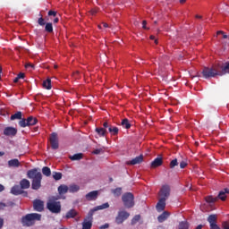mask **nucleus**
<instances>
[{"mask_svg":"<svg viewBox=\"0 0 229 229\" xmlns=\"http://www.w3.org/2000/svg\"><path fill=\"white\" fill-rule=\"evenodd\" d=\"M201 74L205 80H210V78H216V76H225L229 74V62H226L224 65L216 64L212 67H204Z\"/></svg>","mask_w":229,"mask_h":229,"instance_id":"nucleus-1","label":"nucleus"},{"mask_svg":"<svg viewBox=\"0 0 229 229\" xmlns=\"http://www.w3.org/2000/svg\"><path fill=\"white\" fill-rule=\"evenodd\" d=\"M27 178L32 180L31 189L33 191H38L42 187V173L38 168H33L27 172Z\"/></svg>","mask_w":229,"mask_h":229,"instance_id":"nucleus-2","label":"nucleus"},{"mask_svg":"<svg viewBox=\"0 0 229 229\" xmlns=\"http://www.w3.org/2000/svg\"><path fill=\"white\" fill-rule=\"evenodd\" d=\"M42 219V215L38 213H30L21 217L22 226H33L36 221H40Z\"/></svg>","mask_w":229,"mask_h":229,"instance_id":"nucleus-3","label":"nucleus"},{"mask_svg":"<svg viewBox=\"0 0 229 229\" xmlns=\"http://www.w3.org/2000/svg\"><path fill=\"white\" fill-rule=\"evenodd\" d=\"M226 194H229V189L225 188L219 191L217 197H213L212 195H209L205 198L207 203H216L218 199H221V201L226 200Z\"/></svg>","mask_w":229,"mask_h":229,"instance_id":"nucleus-4","label":"nucleus"},{"mask_svg":"<svg viewBox=\"0 0 229 229\" xmlns=\"http://www.w3.org/2000/svg\"><path fill=\"white\" fill-rule=\"evenodd\" d=\"M122 201L125 208H133L135 207V197L131 192H126L122 196Z\"/></svg>","mask_w":229,"mask_h":229,"instance_id":"nucleus-5","label":"nucleus"},{"mask_svg":"<svg viewBox=\"0 0 229 229\" xmlns=\"http://www.w3.org/2000/svg\"><path fill=\"white\" fill-rule=\"evenodd\" d=\"M47 208L52 214H60L62 212V203L60 201L48 200Z\"/></svg>","mask_w":229,"mask_h":229,"instance_id":"nucleus-6","label":"nucleus"},{"mask_svg":"<svg viewBox=\"0 0 229 229\" xmlns=\"http://www.w3.org/2000/svg\"><path fill=\"white\" fill-rule=\"evenodd\" d=\"M158 196L160 199H169V196H171V186L167 184L163 185L158 192Z\"/></svg>","mask_w":229,"mask_h":229,"instance_id":"nucleus-7","label":"nucleus"},{"mask_svg":"<svg viewBox=\"0 0 229 229\" xmlns=\"http://www.w3.org/2000/svg\"><path fill=\"white\" fill-rule=\"evenodd\" d=\"M128 217H130V213L126 210H120L118 211L117 216H115V223L116 225H123L126 219H128Z\"/></svg>","mask_w":229,"mask_h":229,"instance_id":"nucleus-8","label":"nucleus"},{"mask_svg":"<svg viewBox=\"0 0 229 229\" xmlns=\"http://www.w3.org/2000/svg\"><path fill=\"white\" fill-rule=\"evenodd\" d=\"M110 208V204H108V202H106L100 206H97L89 211L88 216L86 217V219H88L89 221H92L94 212H98V210H105V208Z\"/></svg>","mask_w":229,"mask_h":229,"instance_id":"nucleus-9","label":"nucleus"},{"mask_svg":"<svg viewBox=\"0 0 229 229\" xmlns=\"http://www.w3.org/2000/svg\"><path fill=\"white\" fill-rule=\"evenodd\" d=\"M52 149H58L60 147L58 143V134L56 132H52L49 138Z\"/></svg>","mask_w":229,"mask_h":229,"instance_id":"nucleus-10","label":"nucleus"},{"mask_svg":"<svg viewBox=\"0 0 229 229\" xmlns=\"http://www.w3.org/2000/svg\"><path fill=\"white\" fill-rule=\"evenodd\" d=\"M208 222L210 225V229H216L219 227V225H217V215H209Z\"/></svg>","mask_w":229,"mask_h":229,"instance_id":"nucleus-11","label":"nucleus"},{"mask_svg":"<svg viewBox=\"0 0 229 229\" xmlns=\"http://www.w3.org/2000/svg\"><path fill=\"white\" fill-rule=\"evenodd\" d=\"M33 208L36 212H42L44 210V201L40 199H35L33 201Z\"/></svg>","mask_w":229,"mask_h":229,"instance_id":"nucleus-12","label":"nucleus"},{"mask_svg":"<svg viewBox=\"0 0 229 229\" xmlns=\"http://www.w3.org/2000/svg\"><path fill=\"white\" fill-rule=\"evenodd\" d=\"M144 162V156L140 155L131 161H127V165H137V164H142Z\"/></svg>","mask_w":229,"mask_h":229,"instance_id":"nucleus-13","label":"nucleus"},{"mask_svg":"<svg viewBox=\"0 0 229 229\" xmlns=\"http://www.w3.org/2000/svg\"><path fill=\"white\" fill-rule=\"evenodd\" d=\"M4 135L7 137H15L17 135V130L13 127H6L4 130Z\"/></svg>","mask_w":229,"mask_h":229,"instance_id":"nucleus-14","label":"nucleus"},{"mask_svg":"<svg viewBox=\"0 0 229 229\" xmlns=\"http://www.w3.org/2000/svg\"><path fill=\"white\" fill-rule=\"evenodd\" d=\"M165 199H159L156 206L157 212H163V210H165Z\"/></svg>","mask_w":229,"mask_h":229,"instance_id":"nucleus-15","label":"nucleus"},{"mask_svg":"<svg viewBox=\"0 0 229 229\" xmlns=\"http://www.w3.org/2000/svg\"><path fill=\"white\" fill-rule=\"evenodd\" d=\"M162 164H164V160L162 159V157H156L150 165V167L152 169H156V167H160V165H162Z\"/></svg>","mask_w":229,"mask_h":229,"instance_id":"nucleus-16","label":"nucleus"},{"mask_svg":"<svg viewBox=\"0 0 229 229\" xmlns=\"http://www.w3.org/2000/svg\"><path fill=\"white\" fill-rule=\"evenodd\" d=\"M22 192H24V191L22 190V188L19 185H14L12 189H11V194H13L14 196H20V194H22Z\"/></svg>","mask_w":229,"mask_h":229,"instance_id":"nucleus-17","label":"nucleus"},{"mask_svg":"<svg viewBox=\"0 0 229 229\" xmlns=\"http://www.w3.org/2000/svg\"><path fill=\"white\" fill-rule=\"evenodd\" d=\"M98 191H93L86 194V199L88 201H94L95 199H98Z\"/></svg>","mask_w":229,"mask_h":229,"instance_id":"nucleus-18","label":"nucleus"},{"mask_svg":"<svg viewBox=\"0 0 229 229\" xmlns=\"http://www.w3.org/2000/svg\"><path fill=\"white\" fill-rule=\"evenodd\" d=\"M59 195L64 196V194H67L69 192V186L65 184H61L57 189Z\"/></svg>","mask_w":229,"mask_h":229,"instance_id":"nucleus-19","label":"nucleus"},{"mask_svg":"<svg viewBox=\"0 0 229 229\" xmlns=\"http://www.w3.org/2000/svg\"><path fill=\"white\" fill-rule=\"evenodd\" d=\"M78 216V211L76 209H70L66 215H65V219H74Z\"/></svg>","mask_w":229,"mask_h":229,"instance_id":"nucleus-20","label":"nucleus"},{"mask_svg":"<svg viewBox=\"0 0 229 229\" xmlns=\"http://www.w3.org/2000/svg\"><path fill=\"white\" fill-rule=\"evenodd\" d=\"M20 186L21 190H26V189H30V187L31 186V183L28 179H22L21 181H20Z\"/></svg>","mask_w":229,"mask_h":229,"instance_id":"nucleus-21","label":"nucleus"},{"mask_svg":"<svg viewBox=\"0 0 229 229\" xmlns=\"http://www.w3.org/2000/svg\"><path fill=\"white\" fill-rule=\"evenodd\" d=\"M171 216V214L168 211H164L158 217L157 221L158 223H164V221H166V219Z\"/></svg>","mask_w":229,"mask_h":229,"instance_id":"nucleus-22","label":"nucleus"},{"mask_svg":"<svg viewBox=\"0 0 229 229\" xmlns=\"http://www.w3.org/2000/svg\"><path fill=\"white\" fill-rule=\"evenodd\" d=\"M95 131L98 135V137H106V129L103 127H97L95 129Z\"/></svg>","mask_w":229,"mask_h":229,"instance_id":"nucleus-23","label":"nucleus"},{"mask_svg":"<svg viewBox=\"0 0 229 229\" xmlns=\"http://www.w3.org/2000/svg\"><path fill=\"white\" fill-rule=\"evenodd\" d=\"M21 165V162H19V159L14 158L8 161V166L9 167H19Z\"/></svg>","mask_w":229,"mask_h":229,"instance_id":"nucleus-24","label":"nucleus"},{"mask_svg":"<svg viewBox=\"0 0 229 229\" xmlns=\"http://www.w3.org/2000/svg\"><path fill=\"white\" fill-rule=\"evenodd\" d=\"M38 123V120L36 117L33 116H29L27 118V124L28 126H35Z\"/></svg>","mask_w":229,"mask_h":229,"instance_id":"nucleus-25","label":"nucleus"},{"mask_svg":"<svg viewBox=\"0 0 229 229\" xmlns=\"http://www.w3.org/2000/svg\"><path fill=\"white\" fill-rule=\"evenodd\" d=\"M92 228V220H89L87 218L82 222V229H90Z\"/></svg>","mask_w":229,"mask_h":229,"instance_id":"nucleus-26","label":"nucleus"},{"mask_svg":"<svg viewBox=\"0 0 229 229\" xmlns=\"http://www.w3.org/2000/svg\"><path fill=\"white\" fill-rule=\"evenodd\" d=\"M123 128H125V130H130L131 128V123H130V120L128 118H125L121 123Z\"/></svg>","mask_w":229,"mask_h":229,"instance_id":"nucleus-27","label":"nucleus"},{"mask_svg":"<svg viewBox=\"0 0 229 229\" xmlns=\"http://www.w3.org/2000/svg\"><path fill=\"white\" fill-rule=\"evenodd\" d=\"M108 131H109V133H111V135H118L119 128L110 125L108 128Z\"/></svg>","mask_w":229,"mask_h":229,"instance_id":"nucleus-28","label":"nucleus"},{"mask_svg":"<svg viewBox=\"0 0 229 229\" xmlns=\"http://www.w3.org/2000/svg\"><path fill=\"white\" fill-rule=\"evenodd\" d=\"M51 79H47L43 81V89H47V90H51Z\"/></svg>","mask_w":229,"mask_h":229,"instance_id":"nucleus-29","label":"nucleus"},{"mask_svg":"<svg viewBox=\"0 0 229 229\" xmlns=\"http://www.w3.org/2000/svg\"><path fill=\"white\" fill-rule=\"evenodd\" d=\"M70 160L75 161V160H81L83 158L82 153L74 154L73 156L69 157Z\"/></svg>","mask_w":229,"mask_h":229,"instance_id":"nucleus-30","label":"nucleus"},{"mask_svg":"<svg viewBox=\"0 0 229 229\" xmlns=\"http://www.w3.org/2000/svg\"><path fill=\"white\" fill-rule=\"evenodd\" d=\"M15 119H22V112L18 111L14 114L11 115V121H15Z\"/></svg>","mask_w":229,"mask_h":229,"instance_id":"nucleus-31","label":"nucleus"},{"mask_svg":"<svg viewBox=\"0 0 229 229\" xmlns=\"http://www.w3.org/2000/svg\"><path fill=\"white\" fill-rule=\"evenodd\" d=\"M112 192L115 198H119L123 194V188H116Z\"/></svg>","mask_w":229,"mask_h":229,"instance_id":"nucleus-32","label":"nucleus"},{"mask_svg":"<svg viewBox=\"0 0 229 229\" xmlns=\"http://www.w3.org/2000/svg\"><path fill=\"white\" fill-rule=\"evenodd\" d=\"M39 18L38 19V24L39 26H46V19H44V16L42 15V13L38 14Z\"/></svg>","mask_w":229,"mask_h":229,"instance_id":"nucleus-33","label":"nucleus"},{"mask_svg":"<svg viewBox=\"0 0 229 229\" xmlns=\"http://www.w3.org/2000/svg\"><path fill=\"white\" fill-rule=\"evenodd\" d=\"M80 191V186L76 184H72L68 187V191L70 192H78Z\"/></svg>","mask_w":229,"mask_h":229,"instance_id":"nucleus-34","label":"nucleus"},{"mask_svg":"<svg viewBox=\"0 0 229 229\" xmlns=\"http://www.w3.org/2000/svg\"><path fill=\"white\" fill-rule=\"evenodd\" d=\"M45 31H47V33H53V23L51 22L46 23Z\"/></svg>","mask_w":229,"mask_h":229,"instance_id":"nucleus-35","label":"nucleus"},{"mask_svg":"<svg viewBox=\"0 0 229 229\" xmlns=\"http://www.w3.org/2000/svg\"><path fill=\"white\" fill-rule=\"evenodd\" d=\"M42 173L45 176H51V168L45 166L42 168Z\"/></svg>","mask_w":229,"mask_h":229,"instance_id":"nucleus-36","label":"nucleus"},{"mask_svg":"<svg viewBox=\"0 0 229 229\" xmlns=\"http://www.w3.org/2000/svg\"><path fill=\"white\" fill-rule=\"evenodd\" d=\"M139 221H140V215H136L133 216V218L131 221V225H137V223H139Z\"/></svg>","mask_w":229,"mask_h":229,"instance_id":"nucleus-37","label":"nucleus"},{"mask_svg":"<svg viewBox=\"0 0 229 229\" xmlns=\"http://www.w3.org/2000/svg\"><path fill=\"white\" fill-rule=\"evenodd\" d=\"M178 229H189V224L185 221L180 222Z\"/></svg>","mask_w":229,"mask_h":229,"instance_id":"nucleus-38","label":"nucleus"},{"mask_svg":"<svg viewBox=\"0 0 229 229\" xmlns=\"http://www.w3.org/2000/svg\"><path fill=\"white\" fill-rule=\"evenodd\" d=\"M101 153H105V147L100 148H96L95 150L92 151L93 155H101Z\"/></svg>","mask_w":229,"mask_h":229,"instance_id":"nucleus-39","label":"nucleus"},{"mask_svg":"<svg viewBox=\"0 0 229 229\" xmlns=\"http://www.w3.org/2000/svg\"><path fill=\"white\" fill-rule=\"evenodd\" d=\"M176 165H178V159L177 158H174V160H172L170 162V169H174L176 167Z\"/></svg>","mask_w":229,"mask_h":229,"instance_id":"nucleus-40","label":"nucleus"},{"mask_svg":"<svg viewBox=\"0 0 229 229\" xmlns=\"http://www.w3.org/2000/svg\"><path fill=\"white\" fill-rule=\"evenodd\" d=\"M19 125L21 126V128H26V126H28V119H21L19 122Z\"/></svg>","mask_w":229,"mask_h":229,"instance_id":"nucleus-41","label":"nucleus"},{"mask_svg":"<svg viewBox=\"0 0 229 229\" xmlns=\"http://www.w3.org/2000/svg\"><path fill=\"white\" fill-rule=\"evenodd\" d=\"M53 178L56 181L62 180V173L55 172V174H53Z\"/></svg>","mask_w":229,"mask_h":229,"instance_id":"nucleus-42","label":"nucleus"},{"mask_svg":"<svg viewBox=\"0 0 229 229\" xmlns=\"http://www.w3.org/2000/svg\"><path fill=\"white\" fill-rule=\"evenodd\" d=\"M62 199V195H56V196H52L49 201H58V199Z\"/></svg>","mask_w":229,"mask_h":229,"instance_id":"nucleus-43","label":"nucleus"},{"mask_svg":"<svg viewBox=\"0 0 229 229\" xmlns=\"http://www.w3.org/2000/svg\"><path fill=\"white\" fill-rule=\"evenodd\" d=\"M216 35H223V38H228V35L225 34V31L223 30H218Z\"/></svg>","mask_w":229,"mask_h":229,"instance_id":"nucleus-44","label":"nucleus"},{"mask_svg":"<svg viewBox=\"0 0 229 229\" xmlns=\"http://www.w3.org/2000/svg\"><path fill=\"white\" fill-rule=\"evenodd\" d=\"M30 69H35V64H33L31 63H28L25 64L26 69H30Z\"/></svg>","mask_w":229,"mask_h":229,"instance_id":"nucleus-45","label":"nucleus"},{"mask_svg":"<svg viewBox=\"0 0 229 229\" xmlns=\"http://www.w3.org/2000/svg\"><path fill=\"white\" fill-rule=\"evenodd\" d=\"M180 167H181V169H185L187 167V162L182 161L180 163Z\"/></svg>","mask_w":229,"mask_h":229,"instance_id":"nucleus-46","label":"nucleus"},{"mask_svg":"<svg viewBox=\"0 0 229 229\" xmlns=\"http://www.w3.org/2000/svg\"><path fill=\"white\" fill-rule=\"evenodd\" d=\"M48 17H56V12L55 11H49L48 12Z\"/></svg>","mask_w":229,"mask_h":229,"instance_id":"nucleus-47","label":"nucleus"},{"mask_svg":"<svg viewBox=\"0 0 229 229\" xmlns=\"http://www.w3.org/2000/svg\"><path fill=\"white\" fill-rule=\"evenodd\" d=\"M17 77H18L19 80H24V73L20 72V73L17 75Z\"/></svg>","mask_w":229,"mask_h":229,"instance_id":"nucleus-48","label":"nucleus"},{"mask_svg":"<svg viewBox=\"0 0 229 229\" xmlns=\"http://www.w3.org/2000/svg\"><path fill=\"white\" fill-rule=\"evenodd\" d=\"M149 38H150V40H155V44H158V39H156V38H155V36L151 35V36L149 37Z\"/></svg>","mask_w":229,"mask_h":229,"instance_id":"nucleus-49","label":"nucleus"},{"mask_svg":"<svg viewBox=\"0 0 229 229\" xmlns=\"http://www.w3.org/2000/svg\"><path fill=\"white\" fill-rule=\"evenodd\" d=\"M146 24H148V21H142V28H143V30H148V27H146Z\"/></svg>","mask_w":229,"mask_h":229,"instance_id":"nucleus-50","label":"nucleus"},{"mask_svg":"<svg viewBox=\"0 0 229 229\" xmlns=\"http://www.w3.org/2000/svg\"><path fill=\"white\" fill-rule=\"evenodd\" d=\"M103 126H104V130H106V128H110V124H108V122H105L103 123Z\"/></svg>","mask_w":229,"mask_h":229,"instance_id":"nucleus-51","label":"nucleus"},{"mask_svg":"<svg viewBox=\"0 0 229 229\" xmlns=\"http://www.w3.org/2000/svg\"><path fill=\"white\" fill-rule=\"evenodd\" d=\"M5 207H6V204L0 202V210H4Z\"/></svg>","mask_w":229,"mask_h":229,"instance_id":"nucleus-52","label":"nucleus"},{"mask_svg":"<svg viewBox=\"0 0 229 229\" xmlns=\"http://www.w3.org/2000/svg\"><path fill=\"white\" fill-rule=\"evenodd\" d=\"M4 225V220L3 218H0V229L3 228Z\"/></svg>","mask_w":229,"mask_h":229,"instance_id":"nucleus-53","label":"nucleus"},{"mask_svg":"<svg viewBox=\"0 0 229 229\" xmlns=\"http://www.w3.org/2000/svg\"><path fill=\"white\" fill-rule=\"evenodd\" d=\"M110 225L108 224H105L103 225L100 226V229H106L108 228Z\"/></svg>","mask_w":229,"mask_h":229,"instance_id":"nucleus-54","label":"nucleus"},{"mask_svg":"<svg viewBox=\"0 0 229 229\" xmlns=\"http://www.w3.org/2000/svg\"><path fill=\"white\" fill-rule=\"evenodd\" d=\"M19 77H16L14 80H13V83H19Z\"/></svg>","mask_w":229,"mask_h":229,"instance_id":"nucleus-55","label":"nucleus"},{"mask_svg":"<svg viewBox=\"0 0 229 229\" xmlns=\"http://www.w3.org/2000/svg\"><path fill=\"white\" fill-rule=\"evenodd\" d=\"M3 191H4V186H3V184H0V192H3Z\"/></svg>","mask_w":229,"mask_h":229,"instance_id":"nucleus-56","label":"nucleus"},{"mask_svg":"<svg viewBox=\"0 0 229 229\" xmlns=\"http://www.w3.org/2000/svg\"><path fill=\"white\" fill-rule=\"evenodd\" d=\"M195 18L196 19H203V16L197 14V15H195Z\"/></svg>","mask_w":229,"mask_h":229,"instance_id":"nucleus-57","label":"nucleus"},{"mask_svg":"<svg viewBox=\"0 0 229 229\" xmlns=\"http://www.w3.org/2000/svg\"><path fill=\"white\" fill-rule=\"evenodd\" d=\"M58 21H60L57 17H55V19H54V23L55 24H56L57 22H58Z\"/></svg>","mask_w":229,"mask_h":229,"instance_id":"nucleus-58","label":"nucleus"},{"mask_svg":"<svg viewBox=\"0 0 229 229\" xmlns=\"http://www.w3.org/2000/svg\"><path fill=\"white\" fill-rule=\"evenodd\" d=\"M21 194H23V196H24L25 198H28V192H27V191H23Z\"/></svg>","mask_w":229,"mask_h":229,"instance_id":"nucleus-59","label":"nucleus"},{"mask_svg":"<svg viewBox=\"0 0 229 229\" xmlns=\"http://www.w3.org/2000/svg\"><path fill=\"white\" fill-rule=\"evenodd\" d=\"M32 131H38V127H34L33 129H32Z\"/></svg>","mask_w":229,"mask_h":229,"instance_id":"nucleus-60","label":"nucleus"},{"mask_svg":"<svg viewBox=\"0 0 229 229\" xmlns=\"http://www.w3.org/2000/svg\"><path fill=\"white\" fill-rule=\"evenodd\" d=\"M187 0H179V3H181V4H183V3H186Z\"/></svg>","mask_w":229,"mask_h":229,"instance_id":"nucleus-61","label":"nucleus"},{"mask_svg":"<svg viewBox=\"0 0 229 229\" xmlns=\"http://www.w3.org/2000/svg\"><path fill=\"white\" fill-rule=\"evenodd\" d=\"M104 28H108V23H103Z\"/></svg>","mask_w":229,"mask_h":229,"instance_id":"nucleus-62","label":"nucleus"},{"mask_svg":"<svg viewBox=\"0 0 229 229\" xmlns=\"http://www.w3.org/2000/svg\"><path fill=\"white\" fill-rule=\"evenodd\" d=\"M1 72H3V68L0 66V80H1Z\"/></svg>","mask_w":229,"mask_h":229,"instance_id":"nucleus-63","label":"nucleus"},{"mask_svg":"<svg viewBox=\"0 0 229 229\" xmlns=\"http://www.w3.org/2000/svg\"><path fill=\"white\" fill-rule=\"evenodd\" d=\"M96 14V11H92V15Z\"/></svg>","mask_w":229,"mask_h":229,"instance_id":"nucleus-64","label":"nucleus"}]
</instances>
